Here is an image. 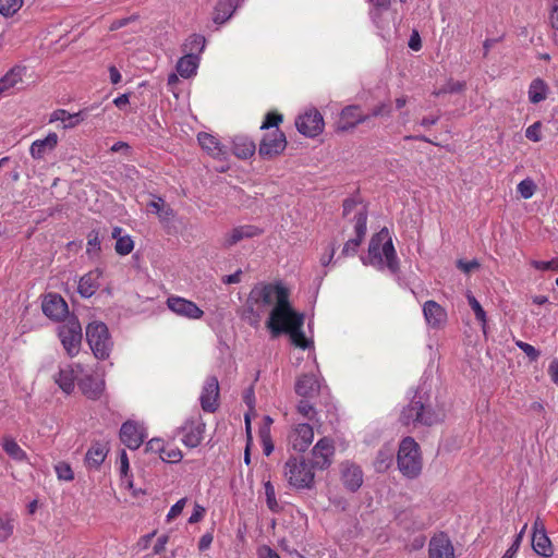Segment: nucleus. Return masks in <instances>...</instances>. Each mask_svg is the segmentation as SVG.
I'll list each match as a JSON object with an SVG mask.
<instances>
[{
    "instance_id": "nucleus-1",
    "label": "nucleus",
    "mask_w": 558,
    "mask_h": 558,
    "mask_svg": "<svg viewBox=\"0 0 558 558\" xmlns=\"http://www.w3.org/2000/svg\"><path fill=\"white\" fill-rule=\"evenodd\" d=\"M290 291L282 283H257L250 292L242 318L252 327H258L269 311L266 322L274 335L282 333L292 326L303 327L304 315L295 311L290 302Z\"/></svg>"
},
{
    "instance_id": "nucleus-2",
    "label": "nucleus",
    "mask_w": 558,
    "mask_h": 558,
    "mask_svg": "<svg viewBox=\"0 0 558 558\" xmlns=\"http://www.w3.org/2000/svg\"><path fill=\"white\" fill-rule=\"evenodd\" d=\"M362 260L364 265H371L377 269L388 268L391 274L398 272L399 260L391 236L386 228L372 236L368 254Z\"/></svg>"
},
{
    "instance_id": "nucleus-3",
    "label": "nucleus",
    "mask_w": 558,
    "mask_h": 558,
    "mask_svg": "<svg viewBox=\"0 0 558 558\" xmlns=\"http://www.w3.org/2000/svg\"><path fill=\"white\" fill-rule=\"evenodd\" d=\"M398 469L403 476L416 478L423 468L422 456L418 444L412 437H404L397 454Z\"/></svg>"
},
{
    "instance_id": "nucleus-4",
    "label": "nucleus",
    "mask_w": 558,
    "mask_h": 558,
    "mask_svg": "<svg viewBox=\"0 0 558 558\" xmlns=\"http://www.w3.org/2000/svg\"><path fill=\"white\" fill-rule=\"evenodd\" d=\"M444 414L427 408L422 396H415L411 402L402 410L400 421L403 425H425L432 426L441 422Z\"/></svg>"
},
{
    "instance_id": "nucleus-5",
    "label": "nucleus",
    "mask_w": 558,
    "mask_h": 558,
    "mask_svg": "<svg viewBox=\"0 0 558 558\" xmlns=\"http://www.w3.org/2000/svg\"><path fill=\"white\" fill-rule=\"evenodd\" d=\"M86 338L94 355L105 360L110 355L112 341L108 327L101 322H93L86 327Z\"/></svg>"
},
{
    "instance_id": "nucleus-6",
    "label": "nucleus",
    "mask_w": 558,
    "mask_h": 558,
    "mask_svg": "<svg viewBox=\"0 0 558 558\" xmlns=\"http://www.w3.org/2000/svg\"><path fill=\"white\" fill-rule=\"evenodd\" d=\"M58 336L69 356L73 357L80 352L82 326L75 316H69L66 320L58 327Z\"/></svg>"
},
{
    "instance_id": "nucleus-7",
    "label": "nucleus",
    "mask_w": 558,
    "mask_h": 558,
    "mask_svg": "<svg viewBox=\"0 0 558 558\" xmlns=\"http://www.w3.org/2000/svg\"><path fill=\"white\" fill-rule=\"evenodd\" d=\"M284 476L289 484L298 487H310L314 480L312 468L304 461L296 458H290L284 465Z\"/></svg>"
},
{
    "instance_id": "nucleus-8",
    "label": "nucleus",
    "mask_w": 558,
    "mask_h": 558,
    "mask_svg": "<svg viewBox=\"0 0 558 558\" xmlns=\"http://www.w3.org/2000/svg\"><path fill=\"white\" fill-rule=\"evenodd\" d=\"M204 432L205 423L201 415L191 416L178 429V433L182 435L181 441L189 448H195L202 442Z\"/></svg>"
},
{
    "instance_id": "nucleus-9",
    "label": "nucleus",
    "mask_w": 558,
    "mask_h": 558,
    "mask_svg": "<svg viewBox=\"0 0 558 558\" xmlns=\"http://www.w3.org/2000/svg\"><path fill=\"white\" fill-rule=\"evenodd\" d=\"M287 147V140L283 132L275 129L266 133L260 141L258 154L265 159H271L280 155Z\"/></svg>"
},
{
    "instance_id": "nucleus-10",
    "label": "nucleus",
    "mask_w": 558,
    "mask_h": 558,
    "mask_svg": "<svg viewBox=\"0 0 558 558\" xmlns=\"http://www.w3.org/2000/svg\"><path fill=\"white\" fill-rule=\"evenodd\" d=\"M323 116L316 109H310L295 120L298 131L307 137H315L324 130Z\"/></svg>"
},
{
    "instance_id": "nucleus-11",
    "label": "nucleus",
    "mask_w": 558,
    "mask_h": 558,
    "mask_svg": "<svg viewBox=\"0 0 558 558\" xmlns=\"http://www.w3.org/2000/svg\"><path fill=\"white\" fill-rule=\"evenodd\" d=\"M335 454L333 441L328 437L319 439L312 450V463L313 466L320 470L327 469Z\"/></svg>"
},
{
    "instance_id": "nucleus-12",
    "label": "nucleus",
    "mask_w": 558,
    "mask_h": 558,
    "mask_svg": "<svg viewBox=\"0 0 558 558\" xmlns=\"http://www.w3.org/2000/svg\"><path fill=\"white\" fill-rule=\"evenodd\" d=\"M44 314L52 320H62L69 314V307L64 299L57 293H48L43 301Z\"/></svg>"
},
{
    "instance_id": "nucleus-13",
    "label": "nucleus",
    "mask_w": 558,
    "mask_h": 558,
    "mask_svg": "<svg viewBox=\"0 0 558 558\" xmlns=\"http://www.w3.org/2000/svg\"><path fill=\"white\" fill-rule=\"evenodd\" d=\"M167 306L177 315L189 319H199L204 315V312L194 302L181 296L168 298Z\"/></svg>"
},
{
    "instance_id": "nucleus-14",
    "label": "nucleus",
    "mask_w": 558,
    "mask_h": 558,
    "mask_svg": "<svg viewBox=\"0 0 558 558\" xmlns=\"http://www.w3.org/2000/svg\"><path fill=\"white\" fill-rule=\"evenodd\" d=\"M354 229L356 236L345 242L342 254L344 256L355 254L359 245L361 244L366 233L367 215L363 207H360L354 214Z\"/></svg>"
},
{
    "instance_id": "nucleus-15",
    "label": "nucleus",
    "mask_w": 558,
    "mask_h": 558,
    "mask_svg": "<svg viewBox=\"0 0 558 558\" xmlns=\"http://www.w3.org/2000/svg\"><path fill=\"white\" fill-rule=\"evenodd\" d=\"M428 558H456L454 547L446 533L435 534L429 539Z\"/></svg>"
},
{
    "instance_id": "nucleus-16",
    "label": "nucleus",
    "mask_w": 558,
    "mask_h": 558,
    "mask_svg": "<svg viewBox=\"0 0 558 558\" xmlns=\"http://www.w3.org/2000/svg\"><path fill=\"white\" fill-rule=\"evenodd\" d=\"M314 438L313 427L307 423L296 424L289 434V442L299 452H304Z\"/></svg>"
},
{
    "instance_id": "nucleus-17",
    "label": "nucleus",
    "mask_w": 558,
    "mask_h": 558,
    "mask_svg": "<svg viewBox=\"0 0 558 558\" xmlns=\"http://www.w3.org/2000/svg\"><path fill=\"white\" fill-rule=\"evenodd\" d=\"M262 233L263 230L253 225L234 227L230 231L225 233L222 238V245L226 248H230L243 240L258 236Z\"/></svg>"
},
{
    "instance_id": "nucleus-18",
    "label": "nucleus",
    "mask_w": 558,
    "mask_h": 558,
    "mask_svg": "<svg viewBox=\"0 0 558 558\" xmlns=\"http://www.w3.org/2000/svg\"><path fill=\"white\" fill-rule=\"evenodd\" d=\"M219 383L217 377H208L203 386L199 397L202 409L205 412L213 413L218 408Z\"/></svg>"
},
{
    "instance_id": "nucleus-19",
    "label": "nucleus",
    "mask_w": 558,
    "mask_h": 558,
    "mask_svg": "<svg viewBox=\"0 0 558 558\" xmlns=\"http://www.w3.org/2000/svg\"><path fill=\"white\" fill-rule=\"evenodd\" d=\"M369 118L368 114H364L360 106L350 105L341 110L340 119L338 122L339 131H349L354 129L356 125L364 123Z\"/></svg>"
},
{
    "instance_id": "nucleus-20",
    "label": "nucleus",
    "mask_w": 558,
    "mask_h": 558,
    "mask_svg": "<svg viewBox=\"0 0 558 558\" xmlns=\"http://www.w3.org/2000/svg\"><path fill=\"white\" fill-rule=\"evenodd\" d=\"M145 438L143 426L132 421H126L122 424L120 429L121 441L130 449L135 450L140 448Z\"/></svg>"
},
{
    "instance_id": "nucleus-21",
    "label": "nucleus",
    "mask_w": 558,
    "mask_h": 558,
    "mask_svg": "<svg viewBox=\"0 0 558 558\" xmlns=\"http://www.w3.org/2000/svg\"><path fill=\"white\" fill-rule=\"evenodd\" d=\"M83 373V368L80 364H68L60 367L58 374L54 377L57 385L65 393H71L74 389V383L78 374Z\"/></svg>"
},
{
    "instance_id": "nucleus-22",
    "label": "nucleus",
    "mask_w": 558,
    "mask_h": 558,
    "mask_svg": "<svg viewBox=\"0 0 558 558\" xmlns=\"http://www.w3.org/2000/svg\"><path fill=\"white\" fill-rule=\"evenodd\" d=\"M341 481L347 489L356 492L363 484V472L361 468L350 462L342 463Z\"/></svg>"
},
{
    "instance_id": "nucleus-23",
    "label": "nucleus",
    "mask_w": 558,
    "mask_h": 558,
    "mask_svg": "<svg viewBox=\"0 0 558 558\" xmlns=\"http://www.w3.org/2000/svg\"><path fill=\"white\" fill-rule=\"evenodd\" d=\"M89 109L85 108L75 113H70L64 109L54 110L50 117L49 122H62L63 129H73L82 123L88 116Z\"/></svg>"
},
{
    "instance_id": "nucleus-24",
    "label": "nucleus",
    "mask_w": 558,
    "mask_h": 558,
    "mask_svg": "<svg viewBox=\"0 0 558 558\" xmlns=\"http://www.w3.org/2000/svg\"><path fill=\"white\" fill-rule=\"evenodd\" d=\"M58 143V134L50 132L45 138L36 140L32 143L29 154L33 159L41 160L48 153H51L57 147Z\"/></svg>"
},
{
    "instance_id": "nucleus-25",
    "label": "nucleus",
    "mask_w": 558,
    "mask_h": 558,
    "mask_svg": "<svg viewBox=\"0 0 558 558\" xmlns=\"http://www.w3.org/2000/svg\"><path fill=\"white\" fill-rule=\"evenodd\" d=\"M423 314L428 324L433 328H439L447 320V312L435 301H426L423 305Z\"/></svg>"
},
{
    "instance_id": "nucleus-26",
    "label": "nucleus",
    "mask_w": 558,
    "mask_h": 558,
    "mask_svg": "<svg viewBox=\"0 0 558 558\" xmlns=\"http://www.w3.org/2000/svg\"><path fill=\"white\" fill-rule=\"evenodd\" d=\"M25 74L24 66H13L0 78V95H8L12 93L19 84L23 82Z\"/></svg>"
},
{
    "instance_id": "nucleus-27",
    "label": "nucleus",
    "mask_w": 558,
    "mask_h": 558,
    "mask_svg": "<svg viewBox=\"0 0 558 558\" xmlns=\"http://www.w3.org/2000/svg\"><path fill=\"white\" fill-rule=\"evenodd\" d=\"M320 388L319 380L314 375H303L295 384V392L304 398L314 397Z\"/></svg>"
},
{
    "instance_id": "nucleus-28",
    "label": "nucleus",
    "mask_w": 558,
    "mask_h": 558,
    "mask_svg": "<svg viewBox=\"0 0 558 558\" xmlns=\"http://www.w3.org/2000/svg\"><path fill=\"white\" fill-rule=\"evenodd\" d=\"M80 388L82 392L92 400H97L104 392L105 381L100 378L93 376H86L80 381Z\"/></svg>"
},
{
    "instance_id": "nucleus-29",
    "label": "nucleus",
    "mask_w": 558,
    "mask_h": 558,
    "mask_svg": "<svg viewBox=\"0 0 558 558\" xmlns=\"http://www.w3.org/2000/svg\"><path fill=\"white\" fill-rule=\"evenodd\" d=\"M199 59L197 54L186 53L178 60L175 69L180 76L189 78L196 74Z\"/></svg>"
},
{
    "instance_id": "nucleus-30",
    "label": "nucleus",
    "mask_w": 558,
    "mask_h": 558,
    "mask_svg": "<svg viewBox=\"0 0 558 558\" xmlns=\"http://www.w3.org/2000/svg\"><path fill=\"white\" fill-rule=\"evenodd\" d=\"M109 449L107 445L95 442L87 450L85 456V463L89 469H98L101 463L105 461Z\"/></svg>"
},
{
    "instance_id": "nucleus-31",
    "label": "nucleus",
    "mask_w": 558,
    "mask_h": 558,
    "mask_svg": "<svg viewBox=\"0 0 558 558\" xmlns=\"http://www.w3.org/2000/svg\"><path fill=\"white\" fill-rule=\"evenodd\" d=\"M239 3L240 0H219L214 10V22L216 24H222L228 21L234 13Z\"/></svg>"
},
{
    "instance_id": "nucleus-32",
    "label": "nucleus",
    "mask_w": 558,
    "mask_h": 558,
    "mask_svg": "<svg viewBox=\"0 0 558 558\" xmlns=\"http://www.w3.org/2000/svg\"><path fill=\"white\" fill-rule=\"evenodd\" d=\"M100 270L96 269L84 275L78 282V293L84 298L92 296L99 288Z\"/></svg>"
},
{
    "instance_id": "nucleus-33",
    "label": "nucleus",
    "mask_w": 558,
    "mask_h": 558,
    "mask_svg": "<svg viewBox=\"0 0 558 558\" xmlns=\"http://www.w3.org/2000/svg\"><path fill=\"white\" fill-rule=\"evenodd\" d=\"M548 94L549 86L544 80L537 77L531 82L527 90V96L531 104L536 105L544 101Z\"/></svg>"
},
{
    "instance_id": "nucleus-34",
    "label": "nucleus",
    "mask_w": 558,
    "mask_h": 558,
    "mask_svg": "<svg viewBox=\"0 0 558 558\" xmlns=\"http://www.w3.org/2000/svg\"><path fill=\"white\" fill-rule=\"evenodd\" d=\"M197 140L202 148L213 157L220 158L225 156L226 149L215 136L208 133H199Z\"/></svg>"
},
{
    "instance_id": "nucleus-35",
    "label": "nucleus",
    "mask_w": 558,
    "mask_h": 558,
    "mask_svg": "<svg viewBox=\"0 0 558 558\" xmlns=\"http://www.w3.org/2000/svg\"><path fill=\"white\" fill-rule=\"evenodd\" d=\"M112 238L116 239L114 250L119 255H128L134 248V241L129 234H123V229L114 227L112 230Z\"/></svg>"
},
{
    "instance_id": "nucleus-36",
    "label": "nucleus",
    "mask_w": 558,
    "mask_h": 558,
    "mask_svg": "<svg viewBox=\"0 0 558 558\" xmlns=\"http://www.w3.org/2000/svg\"><path fill=\"white\" fill-rule=\"evenodd\" d=\"M149 211L156 214L161 221L168 222L173 219L174 211L161 197H155L147 204Z\"/></svg>"
},
{
    "instance_id": "nucleus-37",
    "label": "nucleus",
    "mask_w": 558,
    "mask_h": 558,
    "mask_svg": "<svg viewBox=\"0 0 558 558\" xmlns=\"http://www.w3.org/2000/svg\"><path fill=\"white\" fill-rule=\"evenodd\" d=\"M256 150L255 143L245 137V136H236L233 140V153L236 157L241 159L250 158L254 155Z\"/></svg>"
},
{
    "instance_id": "nucleus-38",
    "label": "nucleus",
    "mask_w": 558,
    "mask_h": 558,
    "mask_svg": "<svg viewBox=\"0 0 558 558\" xmlns=\"http://www.w3.org/2000/svg\"><path fill=\"white\" fill-rule=\"evenodd\" d=\"M532 547L537 555L550 557L553 555L551 542L546 533L532 534Z\"/></svg>"
},
{
    "instance_id": "nucleus-39",
    "label": "nucleus",
    "mask_w": 558,
    "mask_h": 558,
    "mask_svg": "<svg viewBox=\"0 0 558 558\" xmlns=\"http://www.w3.org/2000/svg\"><path fill=\"white\" fill-rule=\"evenodd\" d=\"M2 448L5 453L15 461H25L27 459L26 452L21 446L11 437H4L2 440Z\"/></svg>"
},
{
    "instance_id": "nucleus-40",
    "label": "nucleus",
    "mask_w": 558,
    "mask_h": 558,
    "mask_svg": "<svg viewBox=\"0 0 558 558\" xmlns=\"http://www.w3.org/2000/svg\"><path fill=\"white\" fill-rule=\"evenodd\" d=\"M393 449L390 446L383 447L374 461V466L378 472H385L389 469L393 461Z\"/></svg>"
},
{
    "instance_id": "nucleus-41",
    "label": "nucleus",
    "mask_w": 558,
    "mask_h": 558,
    "mask_svg": "<svg viewBox=\"0 0 558 558\" xmlns=\"http://www.w3.org/2000/svg\"><path fill=\"white\" fill-rule=\"evenodd\" d=\"M466 300L472 311L474 312L475 318L481 323L483 332L486 333V325H487V316L486 312L476 300V298L472 294L471 291L466 292Z\"/></svg>"
},
{
    "instance_id": "nucleus-42",
    "label": "nucleus",
    "mask_w": 558,
    "mask_h": 558,
    "mask_svg": "<svg viewBox=\"0 0 558 558\" xmlns=\"http://www.w3.org/2000/svg\"><path fill=\"white\" fill-rule=\"evenodd\" d=\"M206 45V39L204 36L198 34L191 35L184 43L183 49L186 53H195L198 56Z\"/></svg>"
},
{
    "instance_id": "nucleus-43",
    "label": "nucleus",
    "mask_w": 558,
    "mask_h": 558,
    "mask_svg": "<svg viewBox=\"0 0 558 558\" xmlns=\"http://www.w3.org/2000/svg\"><path fill=\"white\" fill-rule=\"evenodd\" d=\"M284 332L289 333L291 342L295 347L301 349H306L308 347V341L305 338L302 327L292 326L291 329H288Z\"/></svg>"
},
{
    "instance_id": "nucleus-44",
    "label": "nucleus",
    "mask_w": 558,
    "mask_h": 558,
    "mask_svg": "<svg viewBox=\"0 0 558 558\" xmlns=\"http://www.w3.org/2000/svg\"><path fill=\"white\" fill-rule=\"evenodd\" d=\"M266 504L270 511L279 512L280 506L276 498V492L274 485L268 481L264 483Z\"/></svg>"
},
{
    "instance_id": "nucleus-45",
    "label": "nucleus",
    "mask_w": 558,
    "mask_h": 558,
    "mask_svg": "<svg viewBox=\"0 0 558 558\" xmlns=\"http://www.w3.org/2000/svg\"><path fill=\"white\" fill-rule=\"evenodd\" d=\"M14 531V520L9 515L0 517V542H5Z\"/></svg>"
},
{
    "instance_id": "nucleus-46",
    "label": "nucleus",
    "mask_w": 558,
    "mask_h": 558,
    "mask_svg": "<svg viewBox=\"0 0 558 558\" xmlns=\"http://www.w3.org/2000/svg\"><path fill=\"white\" fill-rule=\"evenodd\" d=\"M23 0H0V13L4 16H12L22 7Z\"/></svg>"
},
{
    "instance_id": "nucleus-47",
    "label": "nucleus",
    "mask_w": 558,
    "mask_h": 558,
    "mask_svg": "<svg viewBox=\"0 0 558 558\" xmlns=\"http://www.w3.org/2000/svg\"><path fill=\"white\" fill-rule=\"evenodd\" d=\"M99 233L95 230L90 231L87 236V254L93 256L100 252Z\"/></svg>"
},
{
    "instance_id": "nucleus-48",
    "label": "nucleus",
    "mask_w": 558,
    "mask_h": 558,
    "mask_svg": "<svg viewBox=\"0 0 558 558\" xmlns=\"http://www.w3.org/2000/svg\"><path fill=\"white\" fill-rule=\"evenodd\" d=\"M160 458L162 461L175 463L181 461L183 454L178 448H163L160 451Z\"/></svg>"
},
{
    "instance_id": "nucleus-49",
    "label": "nucleus",
    "mask_w": 558,
    "mask_h": 558,
    "mask_svg": "<svg viewBox=\"0 0 558 558\" xmlns=\"http://www.w3.org/2000/svg\"><path fill=\"white\" fill-rule=\"evenodd\" d=\"M54 471L59 480L70 482L74 478L72 468L66 462L57 463L54 466Z\"/></svg>"
},
{
    "instance_id": "nucleus-50",
    "label": "nucleus",
    "mask_w": 558,
    "mask_h": 558,
    "mask_svg": "<svg viewBox=\"0 0 558 558\" xmlns=\"http://www.w3.org/2000/svg\"><path fill=\"white\" fill-rule=\"evenodd\" d=\"M465 88V84L459 81H448L445 86H442L439 90L434 92L435 96H440L447 93H459Z\"/></svg>"
},
{
    "instance_id": "nucleus-51",
    "label": "nucleus",
    "mask_w": 558,
    "mask_h": 558,
    "mask_svg": "<svg viewBox=\"0 0 558 558\" xmlns=\"http://www.w3.org/2000/svg\"><path fill=\"white\" fill-rule=\"evenodd\" d=\"M517 190L523 198L527 199L534 195L535 184L531 179H525L518 184Z\"/></svg>"
},
{
    "instance_id": "nucleus-52",
    "label": "nucleus",
    "mask_w": 558,
    "mask_h": 558,
    "mask_svg": "<svg viewBox=\"0 0 558 558\" xmlns=\"http://www.w3.org/2000/svg\"><path fill=\"white\" fill-rule=\"evenodd\" d=\"M298 412L305 418L313 421L315 420L317 412L314 407L307 400H301L298 404Z\"/></svg>"
},
{
    "instance_id": "nucleus-53",
    "label": "nucleus",
    "mask_w": 558,
    "mask_h": 558,
    "mask_svg": "<svg viewBox=\"0 0 558 558\" xmlns=\"http://www.w3.org/2000/svg\"><path fill=\"white\" fill-rule=\"evenodd\" d=\"M531 265L542 271L553 270L558 271V258H553L551 260L543 262V260H531Z\"/></svg>"
},
{
    "instance_id": "nucleus-54",
    "label": "nucleus",
    "mask_w": 558,
    "mask_h": 558,
    "mask_svg": "<svg viewBox=\"0 0 558 558\" xmlns=\"http://www.w3.org/2000/svg\"><path fill=\"white\" fill-rule=\"evenodd\" d=\"M525 136L532 142H539L542 140V122L536 121L525 130Z\"/></svg>"
},
{
    "instance_id": "nucleus-55",
    "label": "nucleus",
    "mask_w": 558,
    "mask_h": 558,
    "mask_svg": "<svg viewBox=\"0 0 558 558\" xmlns=\"http://www.w3.org/2000/svg\"><path fill=\"white\" fill-rule=\"evenodd\" d=\"M515 345L523 351L531 361H536L539 356V351L536 350L532 344L524 341H515Z\"/></svg>"
},
{
    "instance_id": "nucleus-56",
    "label": "nucleus",
    "mask_w": 558,
    "mask_h": 558,
    "mask_svg": "<svg viewBox=\"0 0 558 558\" xmlns=\"http://www.w3.org/2000/svg\"><path fill=\"white\" fill-rule=\"evenodd\" d=\"M186 504V498H181L178 500L169 510L167 514V521L170 522L174 518L181 514Z\"/></svg>"
},
{
    "instance_id": "nucleus-57",
    "label": "nucleus",
    "mask_w": 558,
    "mask_h": 558,
    "mask_svg": "<svg viewBox=\"0 0 558 558\" xmlns=\"http://www.w3.org/2000/svg\"><path fill=\"white\" fill-rule=\"evenodd\" d=\"M282 121V116L278 113H267L260 129H270L274 126H278V124Z\"/></svg>"
},
{
    "instance_id": "nucleus-58",
    "label": "nucleus",
    "mask_w": 558,
    "mask_h": 558,
    "mask_svg": "<svg viewBox=\"0 0 558 558\" xmlns=\"http://www.w3.org/2000/svg\"><path fill=\"white\" fill-rule=\"evenodd\" d=\"M205 513H206V509L203 506L195 504L193 513L189 518V523L194 524V523L202 521Z\"/></svg>"
},
{
    "instance_id": "nucleus-59",
    "label": "nucleus",
    "mask_w": 558,
    "mask_h": 558,
    "mask_svg": "<svg viewBox=\"0 0 558 558\" xmlns=\"http://www.w3.org/2000/svg\"><path fill=\"white\" fill-rule=\"evenodd\" d=\"M384 116H387V117H390L391 116V108L388 104L386 102H380L379 105H377L369 117H384Z\"/></svg>"
},
{
    "instance_id": "nucleus-60",
    "label": "nucleus",
    "mask_w": 558,
    "mask_h": 558,
    "mask_svg": "<svg viewBox=\"0 0 558 558\" xmlns=\"http://www.w3.org/2000/svg\"><path fill=\"white\" fill-rule=\"evenodd\" d=\"M457 266L463 272L469 274L472 270L478 268L480 267V263L476 259H472V260H469V262L460 259V260H458Z\"/></svg>"
},
{
    "instance_id": "nucleus-61",
    "label": "nucleus",
    "mask_w": 558,
    "mask_h": 558,
    "mask_svg": "<svg viewBox=\"0 0 558 558\" xmlns=\"http://www.w3.org/2000/svg\"><path fill=\"white\" fill-rule=\"evenodd\" d=\"M137 15H131L129 17H124V19H119V20H114L110 26H109V29L110 31H117V29H120L124 26H126L128 24H130L131 22H134L137 20Z\"/></svg>"
},
{
    "instance_id": "nucleus-62",
    "label": "nucleus",
    "mask_w": 558,
    "mask_h": 558,
    "mask_svg": "<svg viewBox=\"0 0 558 558\" xmlns=\"http://www.w3.org/2000/svg\"><path fill=\"white\" fill-rule=\"evenodd\" d=\"M110 150L113 153H123L124 155L128 156L131 154L132 148L128 143L120 141V142L114 143L111 146Z\"/></svg>"
},
{
    "instance_id": "nucleus-63",
    "label": "nucleus",
    "mask_w": 558,
    "mask_h": 558,
    "mask_svg": "<svg viewBox=\"0 0 558 558\" xmlns=\"http://www.w3.org/2000/svg\"><path fill=\"white\" fill-rule=\"evenodd\" d=\"M548 375L554 384L558 385V360H553L548 366Z\"/></svg>"
},
{
    "instance_id": "nucleus-64",
    "label": "nucleus",
    "mask_w": 558,
    "mask_h": 558,
    "mask_svg": "<svg viewBox=\"0 0 558 558\" xmlns=\"http://www.w3.org/2000/svg\"><path fill=\"white\" fill-rule=\"evenodd\" d=\"M550 24L554 28L558 29V0L553 1Z\"/></svg>"
}]
</instances>
